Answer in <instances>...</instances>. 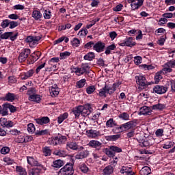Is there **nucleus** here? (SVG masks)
<instances>
[{"mask_svg": "<svg viewBox=\"0 0 175 175\" xmlns=\"http://www.w3.org/2000/svg\"><path fill=\"white\" fill-rule=\"evenodd\" d=\"M95 90H96V88H95L94 85H90L86 88V92L89 94H94Z\"/></svg>", "mask_w": 175, "mask_h": 175, "instance_id": "obj_53", "label": "nucleus"}, {"mask_svg": "<svg viewBox=\"0 0 175 175\" xmlns=\"http://www.w3.org/2000/svg\"><path fill=\"white\" fill-rule=\"evenodd\" d=\"M66 142V137L61 135H58L55 137H52L48 139L47 143L53 144V146H58L64 144Z\"/></svg>", "mask_w": 175, "mask_h": 175, "instance_id": "obj_2", "label": "nucleus"}, {"mask_svg": "<svg viewBox=\"0 0 175 175\" xmlns=\"http://www.w3.org/2000/svg\"><path fill=\"white\" fill-rule=\"evenodd\" d=\"M95 43H94L93 41H90L89 42L86 43L84 45V49H87V50H90V49H92L94 47Z\"/></svg>", "mask_w": 175, "mask_h": 175, "instance_id": "obj_60", "label": "nucleus"}, {"mask_svg": "<svg viewBox=\"0 0 175 175\" xmlns=\"http://www.w3.org/2000/svg\"><path fill=\"white\" fill-rule=\"evenodd\" d=\"M89 146L93 148H96V150L99 151L102 147V143H100L99 141L92 140L90 142Z\"/></svg>", "mask_w": 175, "mask_h": 175, "instance_id": "obj_22", "label": "nucleus"}, {"mask_svg": "<svg viewBox=\"0 0 175 175\" xmlns=\"http://www.w3.org/2000/svg\"><path fill=\"white\" fill-rule=\"evenodd\" d=\"M53 167H54L55 169H59V167H62L64 166V161L62 160H55L53 162Z\"/></svg>", "mask_w": 175, "mask_h": 175, "instance_id": "obj_32", "label": "nucleus"}, {"mask_svg": "<svg viewBox=\"0 0 175 175\" xmlns=\"http://www.w3.org/2000/svg\"><path fill=\"white\" fill-rule=\"evenodd\" d=\"M159 80H162V72H159L156 73L154 76V81L156 84H157V83H159Z\"/></svg>", "mask_w": 175, "mask_h": 175, "instance_id": "obj_51", "label": "nucleus"}, {"mask_svg": "<svg viewBox=\"0 0 175 175\" xmlns=\"http://www.w3.org/2000/svg\"><path fill=\"white\" fill-rule=\"evenodd\" d=\"M163 129H159L156 131L155 135L157 137H162L163 136Z\"/></svg>", "mask_w": 175, "mask_h": 175, "instance_id": "obj_59", "label": "nucleus"}, {"mask_svg": "<svg viewBox=\"0 0 175 175\" xmlns=\"http://www.w3.org/2000/svg\"><path fill=\"white\" fill-rule=\"evenodd\" d=\"M136 83L141 90H144L150 85V82L147 81V79L144 75L139 74L135 77Z\"/></svg>", "mask_w": 175, "mask_h": 175, "instance_id": "obj_1", "label": "nucleus"}, {"mask_svg": "<svg viewBox=\"0 0 175 175\" xmlns=\"http://www.w3.org/2000/svg\"><path fill=\"white\" fill-rule=\"evenodd\" d=\"M16 143H25V136L19 134L16 138Z\"/></svg>", "mask_w": 175, "mask_h": 175, "instance_id": "obj_49", "label": "nucleus"}, {"mask_svg": "<svg viewBox=\"0 0 175 175\" xmlns=\"http://www.w3.org/2000/svg\"><path fill=\"white\" fill-rule=\"evenodd\" d=\"M79 169L83 173H88V167H87V165L82 163L79 165Z\"/></svg>", "mask_w": 175, "mask_h": 175, "instance_id": "obj_50", "label": "nucleus"}, {"mask_svg": "<svg viewBox=\"0 0 175 175\" xmlns=\"http://www.w3.org/2000/svg\"><path fill=\"white\" fill-rule=\"evenodd\" d=\"M42 167H34L29 171V175H40L42 172Z\"/></svg>", "mask_w": 175, "mask_h": 175, "instance_id": "obj_27", "label": "nucleus"}, {"mask_svg": "<svg viewBox=\"0 0 175 175\" xmlns=\"http://www.w3.org/2000/svg\"><path fill=\"white\" fill-rule=\"evenodd\" d=\"M16 170L20 175H27V171L21 166H16Z\"/></svg>", "mask_w": 175, "mask_h": 175, "instance_id": "obj_42", "label": "nucleus"}, {"mask_svg": "<svg viewBox=\"0 0 175 175\" xmlns=\"http://www.w3.org/2000/svg\"><path fill=\"white\" fill-rule=\"evenodd\" d=\"M73 164L68 163L59 171L58 175H73Z\"/></svg>", "mask_w": 175, "mask_h": 175, "instance_id": "obj_4", "label": "nucleus"}, {"mask_svg": "<svg viewBox=\"0 0 175 175\" xmlns=\"http://www.w3.org/2000/svg\"><path fill=\"white\" fill-rule=\"evenodd\" d=\"M42 39V37L40 36H29L25 39L26 43H29L30 46H35L36 44H38L39 40Z\"/></svg>", "mask_w": 175, "mask_h": 175, "instance_id": "obj_8", "label": "nucleus"}, {"mask_svg": "<svg viewBox=\"0 0 175 175\" xmlns=\"http://www.w3.org/2000/svg\"><path fill=\"white\" fill-rule=\"evenodd\" d=\"M152 111L151 108L148 106H144L139 109V113L143 116H150Z\"/></svg>", "mask_w": 175, "mask_h": 175, "instance_id": "obj_21", "label": "nucleus"}, {"mask_svg": "<svg viewBox=\"0 0 175 175\" xmlns=\"http://www.w3.org/2000/svg\"><path fill=\"white\" fill-rule=\"evenodd\" d=\"M85 79H81L77 82V88H83L84 85H85Z\"/></svg>", "mask_w": 175, "mask_h": 175, "instance_id": "obj_48", "label": "nucleus"}, {"mask_svg": "<svg viewBox=\"0 0 175 175\" xmlns=\"http://www.w3.org/2000/svg\"><path fill=\"white\" fill-rule=\"evenodd\" d=\"M138 143H139V146L141 147H150V146H153L155 143V139L152 137H148L145 139L137 138V139Z\"/></svg>", "mask_w": 175, "mask_h": 175, "instance_id": "obj_5", "label": "nucleus"}, {"mask_svg": "<svg viewBox=\"0 0 175 175\" xmlns=\"http://www.w3.org/2000/svg\"><path fill=\"white\" fill-rule=\"evenodd\" d=\"M111 150L113 151L114 154H116V152H122V149L116 146H111Z\"/></svg>", "mask_w": 175, "mask_h": 175, "instance_id": "obj_55", "label": "nucleus"}, {"mask_svg": "<svg viewBox=\"0 0 175 175\" xmlns=\"http://www.w3.org/2000/svg\"><path fill=\"white\" fill-rule=\"evenodd\" d=\"M36 122L39 125H46V124H49V122H50V118L48 116L39 118L36 119Z\"/></svg>", "mask_w": 175, "mask_h": 175, "instance_id": "obj_18", "label": "nucleus"}, {"mask_svg": "<svg viewBox=\"0 0 175 175\" xmlns=\"http://www.w3.org/2000/svg\"><path fill=\"white\" fill-rule=\"evenodd\" d=\"M49 133H50L49 129L41 130L36 132V135L37 136H44V135H49Z\"/></svg>", "mask_w": 175, "mask_h": 175, "instance_id": "obj_46", "label": "nucleus"}, {"mask_svg": "<svg viewBox=\"0 0 175 175\" xmlns=\"http://www.w3.org/2000/svg\"><path fill=\"white\" fill-rule=\"evenodd\" d=\"M135 42H133V38L132 37L126 38L123 42L119 44V45L124 47V46H127L129 47H133L135 46Z\"/></svg>", "mask_w": 175, "mask_h": 175, "instance_id": "obj_15", "label": "nucleus"}, {"mask_svg": "<svg viewBox=\"0 0 175 175\" xmlns=\"http://www.w3.org/2000/svg\"><path fill=\"white\" fill-rule=\"evenodd\" d=\"M121 137V135L116 134L113 135H108L106 137V139L109 142H116V140H118Z\"/></svg>", "mask_w": 175, "mask_h": 175, "instance_id": "obj_33", "label": "nucleus"}, {"mask_svg": "<svg viewBox=\"0 0 175 175\" xmlns=\"http://www.w3.org/2000/svg\"><path fill=\"white\" fill-rule=\"evenodd\" d=\"M136 122L133 120L127 122L124 124H121L119 127L118 129L120 131H129V129H132V128H134V126H136L135 125Z\"/></svg>", "mask_w": 175, "mask_h": 175, "instance_id": "obj_7", "label": "nucleus"}, {"mask_svg": "<svg viewBox=\"0 0 175 175\" xmlns=\"http://www.w3.org/2000/svg\"><path fill=\"white\" fill-rule=\"evenodd\" d=\"M105 154L109 158H114V157H116L113 150H111V146H110L109 148H105Z\"/></svg>", "mask_w": 175, "mask_h": 175, "instance_id": "obj_40", "label": "nucleus"}, {"mask_svg": "<svg viewBox=\"0 0 175 175\" xmlns=\"http://www.w3.org/2000/svg\"><path fill=\"white\" fill-rule=\"evenodd\" d=\"M9 114V103L3 104L1 107V115L8 116Z\"/></svg>", "mask_w": 175, "mask_h": 175, "instance_id": "obj_28", "label": "nucleus"}, {"mask_svg": "<svg viewBox=\"0 0 175 175\" xmlns=\"http://www.w3.org/2000/svg\"><path fill=\"white\" fill-rule=\"evenodd\" d=\"M88 155H90V151L85 150L78 152L75 155V158L76 159H84V158H87Z\"/></svg>", "mask_w": 175, "mask_h": 175, "instance_id": "obj_19", "label": "nucleus"}, {"mask_svg": "<svg viewBox=\"0 0 175 175\" xmlns=\"http://www.w3.org/2000/svg\"><path fill=\"white\" fill-rule=\"evenodd\" d=\"M113 170H114V169L113 168V166L108 165L104 168L103 174L105 175L111 174V173H113Z\"/></svg>", "mask_w": 175, "mask_h": 175, "instance_id": "obj_38", "label": "nucleus"}, {"mask_svg": "<svg viewBox=\"0 0 175 175\" xmlns=\"http://www.w3.org/2000/svg\"><path fill=\"white\" fill-rule=\"evenodd\" d=\"M144 0H137V1H135V3H132L131 4V6L133 9V10H136L139 9L142 5Z\"/></svg>", "mask_w": 175, "mask_h": 175, "instance_id": "obj_26", "label": "nucleus"}, {"mask_svg": "<svg viewBox=\"0 0 175 175\" xmlns=\"http://www.w3.org/2000/svg\"><path fill=\"white\" fill-rule=\"evenodd\" d=\"M13 35V31L10 32H5L1 35V40L5 39H8V38H10V36Z\"/></svg>", "mask_w": 175, "mask_h": 175, "instance_id": "obj_57", "label": "nucleus"}, {"mask_svg": "<svg viewBox=\"0 0 175 175\" xmlns=\"http://www.w3.org/2000/svg\"><path fill=\"white\" fill-rule=\"evenodd\" d=\"M16 27H18V22L14 21H10V29H13V28H16Z\"/></svg>", "mask_w": 175, "mask_h": 175, "instance_id": "obj_61", "label": "nucleus"}, {"mask_svg": "<svg viewBox=\"0 0 175 175\" xmlns=\"http://www.w3.org/2000/svg\"><path fill=\"white\" fill-rule=\"evenodd\" d=\"M14 125L13 122L8 121V119L5 118H0V126H3V128H12Z\"/></svg>", "mask_w": 175, "mask_h": 175, "instance_id": "obj_12", "label": "nucleus"}, {"mask_svg": "<svg viewBox=\"0 0 175 175\" xmlns=\"http://www.w3.org/2000/svg\"><path fill=\"white\" fill-rule=\"evenodd\" d=\"M49 92L52 98H55V96H58L59 94V88L57 87V85H54V86L49 88Z\"/></svg>", "mask_w": 175, "mask_h": 175, "instance_id": "obj_17", "label": "nucleus"}, {"mask_svg": "<svg viewBox=\"0 0 175 175\" xmlns=\"http://www.w3.org/2000/svg\"><path fill=\"white\" fill-rule=\"evenodd\" d=\"M116 49H117L116 44L109 45L105 49V54H106V55H109V54H111V51H113Z\"/></svg>", "mask_w": 175, "mask_h": 175, "instance_id": "obj_30", "label": "nucleus"}, {"mask_svg": "<svg viewBox=\"0 0 175 175\" xmlns=\"http://www.w3.org/2000/svg\"><path fill=\"white\" fill-rule=\"evenodd\" d=\"M75 73L77 75V76H81V75H84V73H87V72L90 70V66H88L87 64H85L83 65L81 68H75Z\"/></svg>", "mask_w": 175, "mask_h": 175, "instance_id": "obj_10", "label": "nucleus"}, {"mask_svg": "<svg viewBox=\"0 0 175 175\" xmlns=\"http://www.w3.org/2000/svg\"><path fill=\"white\" fill-rule=\"evenodd\" d=\"M151 174V168L148 166L143 167L142 169L139 171L140 175H148Z\"/></svg>", "mask_w": 175, "mask_h": 175, "instance_id": "obj_29", "label": "nucleus"}, {"mask_svg": "<svg viewBox=\"0 0 175 175\" xmlns=\"http://www.w3.org/2000/svg\"><path fill=\"white\" fill-rule=\"evenodd\" d=\"M70 55V52H63L61 53L59 55L60 57V59H66V58H68V57H69Z\"/></svg>", "mask_w": 175, "mask_h": 175, "instance_id": "obj_52", "label": "nucleus"}, {"mask_svg": "<svg viewBox=\"0 0 175 175\" xmlns=\"http://www.w3.org/2000/svg\"><path fill=\"white\" fill-rule=\"evenodd\" d=\"M119 118L124 120V121L129 120V114L126 112H123L119 115Z\"/></svg>", "mask_w": 175, "mask_h": 175, "instance_id": "obj_45", "label": "nucleus"}, {"mask_svg": "<svg viewBox=\"0 0 175 175\" xmlns=\"http://www.w3.org/2000/svg\"><path fill=\"white\" fill-rule=\"evenodd\" d=\"M42 152L45 157H50L51 155V149L49 146H45L42 148Z\"/></svg>", "mask_w": 175, "mask_h": 175, "instance_id": "obj_41", "label": "nucleus"}, {"mask_svg": "<svg viewBox=\"0 0 175 175\" xmlns=\"http://www.w3.org/2000/svg\"><path fill=\"white\" fill-rule=\"evenodd\" d=\"M86 135L88 137H92V139H95V137H98V136H100V132L98 130L90 129L86 131Z\"/></svg>", "mask_w": 175, "mask_h": 175, "instance_id": "obj_16", "label": "nucleus"}, {"mask_svg": "<svg viewBox=\"0 0 175 175\" xmlns=\"http://www.w3.org/2000/svg\"><path fill=\"white\" fill-rule=\"evenodd\" d=\"M142 61H143V59L140 56H136L134 57V64L135 65H140Z\"/></svg>", "mask_w": 175, "mask_h": 175, "instance_id": "obj_62", "label": "nucleus"}, {"mask_svg": "<svg viewBox=\"0 0 175 175\" xmlns=\"http://www.w3.org/2000/svg\"><path fill=\"white\" fill-rule=\"evenodd\" d=\"M105 47H106V44L101 41H98L94 44L93 50H95L96 53H103V51H105Z\"/></svg>", "mask_w": 175, "mask_h": 175, "instance_id": "obj_11", "label": "nucleus"}, {"mask_svg": "<svg viewBox=\"0 0 175 175\" xmlns=\"http://www.w3.org/2000/svg\"><path fill=\"white\" fill-rule=\"evenodd\" d=\"M66 148L67 150H84V147L81 146L79 148V145H77V143L70 142L66 144Z\"/></svg>", "mask_w": 175, "mask_h": 175, "instance_id": "obj_14", "label": "nucleus"}, {"mask_svg": "<svg viewBox=\"0 0 175 175\" xmlns=\"http://www.w3.org/2000/svg\"><path fill=\"white\" fill-rule=\"evenodd\" d=\"M33 73H35V71L33 69H31L21 75V79L27 80V79H29V77H32V76H33Z\"/></svg>", "mask_w": 175, "mask_h": 175, "instance_id": "obj_24", "label": "nucleus"}, {"mask_svg": "<svg viewBox=\"0 0 175 175\" xmlns=\"http://www.w3.org/2000/svg\"><path fill=\"white\" fill-rule=\"evenodd\" d=\"M68 113H64L61 114L58 118H57V122L58 124H62V122H64V121H65V120H66V118H68Z\"/></svg>", "mask_w": 175, "mask_h": 175, "instance_id": "obj_37", "label": "nucleus"}, {"mask_svg": "<svg viewBox=\"0 0 175 175\" xmlns=\"http://www.w3.org/2000/svg\"><path fill=\"white\" fill-rule=\"evenodd\" d=\"M44 18H45L46 20L51 18V12L45 10L44 12Z\"/></svg>", "mask_w": 175, "mask_h": 175, "instance_id": "obj_63", "label": "nucleus"}, {"mask_svg": "<svg viewBox=\"0 0 175 175\" xmlns=\"http://www.w3.org/2000/svg\"><path fill=\"white\" fill-rule=\"evenodd\" d=\"M106 94H107V90L106 89V85H105L104 88H101L99 90V92L97 94V95H98L100 98H107V95H106Z\"/></svg>", "mask_w": 175, "mask_h": 175, "instance_id": "obj_34", "label": "nucleus"}, {"mask_svg": "<svg viewBox=\"0 0 175 175\" xmlns=\"http://www.w3.org/2000/svg\"><path fill=\"white\" fill-rule=\"evenodd\" d=\"M93 58H95V53L93 52L88 53L84 56V59L86 61H92Z\"/></svg>", "mask_w": 175, "mask_h": 175, "instance_id": "obj_43", "label": "nucleus"}, {"mask_svg": "<svg viewBox=\"0 0 175 175\" xmlns=\"http://www.w3.org/2000/svg\"><path fill=\"white\" fill-rule=\"evenodd\" d=\"M153 91L155 92V94H159V95L162 94H165L167 91V88L159 85H157L153 88Z\"/></svg>", "mask_w": 175, "mask_h": 175, "instance_id": "obj_13", "label": "nucleus"}, {"mask_svg": "<svg viewBox=\"0 0 175 175\" xmlns=\"http://www.w3.org/2000/svg\"><path fill=\"white\" fill-rule=\"evenodd\" d=\"M132 172V168L129 167H122V169L120 170V173L122 174H128V173H130Z\"/></svg>", "mask_w": 175, "mask_h": 175, "instance_id": "obj_47", "label": "nucleus"}, {"mask_svg": "<svg viewBox=\"0 0 175 175\" xmlns=\"http://www.w3.org/2000/svg\"><path fill=\"white\" fill-rule=\"evenodd\" d=\"M27 95H29V100H30V102L40 103V101L42 100V96H40L39 94H36V90L35 88H30L27 91Z\"/></svg>", "mask_w": 175, "mask_h": 175, "instance_id": "obj_3", "label": "nucleus"}, {"mask_svg": "<svg viewBox=\"0 0 175 175\" xmlns=\"http://www.w3.org/2000/svg\"><path fill=\"white\" fill-rule=\"evenodd\" d=\"M3 99V100H7L8 102H13L14 100H16V94L8 92L5 94Z\"/></svg>", "mask_w": 175, "mask_h": 175, "instance_id": "obj_25", "label": "nucleus"}, {"mask_svg": "<svg viewBox=\"0 0 175 175\" xmlns=\"http://www.w3.org/2000/svg\"><path fill=\"white\" fill-rule=\"evenodd\" d=\"M106 126L107 128H114V126H117V123L113 118H110L106 122Z\"/></svg>", "mask_w": 175, "mask_h": 175, "instance_id": "obj_35", "label": "nucleus"}, {"mask_svg": "<svg viewBox=\"0 0 175 175\" xmlns=\"http://www.w3.org/2000/svg\"><path fill=\"white\" fill-rule=\"evenodd\" d=\"M152 110L162 111L163 109H166V105L162 103H158L152 106Z\"/></svg>", "mask_w": 175, "mask_h": 175, "instance_id": "obj_31", "label": "nucleus"}, {"mask_svg": "<svg viewBox=\"0 0 175 175\" xmlns=\"http://www.w3.org/2000/svg\"><path fill=\"white\" fill-rule=\"evenodd\" d=\"M53 154L57 157H66V152L62 150H56L53 152Z\"/></svg>", "mask_w": 175, "mask_h": 175, "instance_id": "obj_39", "label": "nucleus"}, {"mask_svg": "<svg viewBox=\"0 0 175 175\" xmlns=\"http://www.w3.org/2000/svg\"><path fill=\"white\" fill-rule=\"evenodd\" d=\"M81 110H83V105H79L72 109V113L75 118H79L81 116Z\"/></svg>", "mask_w": 175, "mask_h": 175, "instance_id": "obj_23", "label": "nucleus"}, {"mask_svg": "<svg viewBox=\"0 0 175 175\" xmlns=\"http://www.w3.org/2000/svg\"><path fill=\"white\" fill-rule=\"evenodd\" d=\"M92 111V107H91L90 104H86L82 105L81 116L82 117H88Z\"/></svg>", "mask_w": 175, "mask_h": 175, "instance_id": "obj_9", "label": "nucleus"}, {"mask_svg": "<svg viewBox=\"0 0 175 175\" xmlns=\"http://www.w3.org/2000/svg\"><path fill=\"white\" fill-rule=\"evenodd\" d=\"M10 152V148L8 146L3 147L1 149V154H3V155H6V154H9Z\"/></svg>", "mask_w": 175, "mask_h": 175, "instance_id": "obj_56", "label": "nucleus"}, {"mask_svg": "<svg viewBox=\"0 0 175 175\" xmlns=\"http://www.w3.org/2000/svg\"><path fill=\"white\" fill-rule=\"evenodd\" d=\"M170 85L171 86L172 92H175V81L174 80L170 81Z\"/></svg>", "mask_w": 175, "mask_h": 175, "instance_id": "obj_64", "label": "nucleus"}, {"mask_svg": "<svg viewBox=\"0 0 175 175\" xmlns=\"http://www.w3.org/2000/svg\"><path fill=\"white\" fill-rule=\"evenodd\" d=\"M29 54H31V49H25L22 50L18 56L19 62H25V61H27V58L29 56Z\"/></svg>", "mask_w": 175, "mask_h": 175, "instance_id": "obj_6", "label": "nucleus"}, {"mask_svg": "<svg viewBox=\"0 0 175 175\" xmlns=\"http://www.w3.org/2000/svg\"><path fill=\"white\" fill-rule=\"evenodd\" d=\"M10 21L9 19L3 20L1 24L2 28H8L10 25Z\"/></svg>", "mask_w": 175, "mask_h": 175, "instance_id": "obj_58", "label": "nucleus"}, {"mask_svg": "<svg viewBox=\"0 0 175 175\" xmlns=\"http://www.w3.org/2000/svg\"><path fill=\"white\" fill-rule=\"evenodd\" d=\"M27 163L31 166H37L38 167H42V164H40V163H38V161L33 159V157H27Z\"/></svg>", "mask_w": 175, "mask_h": 175, "instance_id": "obj_20", "label": "nucleus"}, {"mask_svg": "<svg viewBox=\"0 0 175 175\" xmlns=\"http://www.w3.org/2000/svg\"><path fill=\"white\" fill-rule=\"evenodd\" d=\"M58 62H59V57H53L48 62V64L50 66H53V65H55Z\"/></svg>", "mask_w": 175, "mask_h": 175, "instance_id": "obj_44", "label": "nucleus"}, {"mask_svg": "<svg viewBox=\"0 0 175 175\" xmlns=\"http://www.w3.org/2000/svg\"><path fill=\"white\" fill-rule=\"evenodd\" d=\"M32 17L36 20H40V18L42 17V14L39 10H34L32 12Z\"/></svg>", "mask_w": 175, "mask_h": 175, "instance_id": "obj_36", "label": "nucleus"}, {"mask_svg": "<svg viewBox=\"0 0 175 175\" xmlns=\"http://www.w3.org/2000/svg\"><path fill=\"white\" fill-rule=\"evenodd\" d=\"M27 131L29 133H33V132L36 131L35 125H33L32 123L29 124L27 125Z\"/></svg>", "mask_w": 175, "mask_h": 175, "instance_id": "obj_54", "label": "nucleus"}]
</instances>
